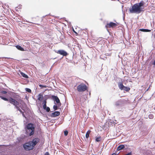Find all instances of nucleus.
Returning a JSON list of instances; mask_svg holds the SVG:
<instances>
[{
  "mask_svg": "<svg viewBox=\"0 0 155 155\" xmlns=\"http://www.w3.org/2000/svg\"><path fill=\"white\" fill-rule=\"evenodd\" d=\"M141 8L138 7L137 4H134L132 6V8L130 9V11L131 13H140L141 12L142 9Z\"/></svg>",
  "mask_w": 155,
  "mask_h": 155,
  "instance_id": "nucleus-1",
  "label": "nucleus"
},
{
  "mask_svg": "<svg viewBox=\"0 0 155 155\" xmlns=\"http://www.w3.org/2000/svg\"><path fill=\"white\" fill-rule=\"evenodd\" d=\"M23 147L25 150L28 151L32 150L34 148L30 141L25 143L23 145Z\"/></svg>",
  "mask_w": 155,
  "mask_h": 155,
  "instance_id": "nucleus-2",
  "label": "nucleus"
},
{
  "mask_svg": "<svg viewBox=\"0 0 155 155\" xmlns=\"http://www.w3.org/2000/svg\"><path fill=\"white\" fill-rule=\"evenodd\" d=\"M77 90L79 92H84L87 89V87L84 84H81L77 86Z\"/></svg>",
  "mask_w": 155,
  "mask_h": 155,
  "instance_id": "nucleus-3",
  "label": "nucleus"
},
{
  "mask_svg": "<svg viewBox=\"0 0 155 155\" xmlns=\"http://www.w3.org/2000/svg\"><path fill=\"white\" fill-rule=\"evenodd\" d=\"M25 129L31 130V134H32L33 131H35V127L34 124L31 123H28L25 127Z\"/></svg>",
  "mask_w": 155,
  "mask_h": 155,
  "instance_id": "nucleus-4",
  "label": "nucleus"
},
{
  "mask_svg": "<svg viewBox=\"0 0 155 155\" xmlns=\"http://www.w3.org/2000/svg\"><path fill=\"white\" fill-rule=\"evenodd\" d=\"M52 98L54 101H55L58 104V107H60L61 105V103L60 102V100L58 97L56 96L52 95Z\"/></svg>",
  "mask_w": 155,
  "mask_h": 155,
  "instance_id": "nucleus-5",
  "label": "nucleus"
},
{
  "mask_svg": "<svg viewBox=\"0 0 155 155\" xmlns=\"http://www.w3.org/2000/svg\"><path fill=\"white\" fill-rule=\"evenodd\" d=\"M55 52L56 53L62 55L63 56L66 57L68 54L67 52L63 50H60L58 51H56Z\"/></svg>",
  "mask_w": 155,
  "mask_h": 155,
  "instance_id": "nucleus-6",
  "label": "nucleus"
},
{
  "mask_svg": "<svg viewBox=\"0 0 155 155\" xmlns=\"http://www.w3.org/2000/svg\"><path fill=\"white\" fill-rule=\"evenodd\" d=\"M8 101L11 104L14 105V106L18 105L19 104V103L17 101L15 100L14 99L11 97L9 98Z\"/></svg>",
  "mask_w": 155,
  "mask_h": 155,
  "instance_id": "nucleus-7",
  "label": "nucleus"
},
{
  "mask_svg": "<svg viewBox=\"0 0 155 155\" xmlns=\"http://www.w3.org/2000/svg\"><path fill=\"white\" fill-rule=\"evenodd\" d=\"M39 139L38 138H34L31 141H30L31 143L33 146L34 147L39 142Z\"/></svg>",
  "mask_w": 155,
  "mask_h": 155,
  "instance_id": "nucleus-8",
  "label": "nucleus"
},
{
  "mask_svg": "<svg viewBox=\"0 0 155 155\" xmlns=\"http://www.w3.org/2000/svg\"><path fill=\"white\" fill-rule=\"evenodd\" d=\"M117 25L114 23L113 22H110L109 23H107L106 25V27L107 28H113L116 26Z\"/></svg>",
  "mask_w": 155,
  "mask_h": 155,
  "instance_id": "nucleus-9",
  "label": "nucleus"
},
{
  "mask_svg": "<svg viewBox=\"0 0 155 155\" xmlns=\"http://www.w3.org/2000/svg\"><path fill=\"white\" fill-rule=\"evenodd\" d=\"M25 134H26V136H31L33 135L34 134L35 131H33V133L31 134V130H28L27 129H25Z\"/></svg>",
  "mask_w": 155,
  "mask_h": 155,
  "instance_id": "nucleus-10",
  "label": "nucleus"
},
{
  "mask_svg": "<svg viewBox=\"0 0 155 155\" xmlns=\"http://www.w3.org/2000/svg\"><path fill=\"white\" fill-rule=\"evenodd\" d=\"M60 114V112L58 111H55L52 113L51 117H55L59 116Z\"/></svg>",
  "mask_w": 155,
  "mask_h": 155,
  "instance_id": "nucleus-11",
  "label": "nucleus"
},
{
  "mask_svg": "<svg viewBox=\"0 0 155 155\" xmlns=\"http://www.w3.org/2000/svg\"><path fill=\"white\" fill-rule=\"evenodd\" d=\"M118 86L120 89L121 90H123L125 86H124L121 82H119L118 83Z\"/></svg>",
  "mask_w": 155,
  "mask_h": 155,
  "instance_id": "nucleus-12",
  "label": "nucleus"
},
{
  "mask_svg": "<svg viewBox=\"0 0 155 155\" xmlns=\"http://www.w3.org/2000/svg\"><path fill=\"white\" fill-rule=\"evenodd\" d=\"M118 86L120 89L121 90H123L125 86H124L121 82H119L118 83Z\"/></svg>",
  "mask_w": 155,
  "mask_h": 155,
  "instance_id": "nucleus-13",
  "label": "nucleus"
},
{
  "mask_svg": "<svg viewBox=\"0 0 155 155\" xmlns=\"http://www.w3.org/2000/svg\"><path fill=\"white\" fill-rule=\"evenodd\" d=\"M123 104V101H118L116 102L115 105L116 106H121Z\"/></svg>",
  "mask_w": 155,
  "mask_h": 155,
  "instance_id": "nucleus-14",
  "label": "nucleus"
},
{
  "mask_svg": "<svg viewBox=\"0 0 155 155\" xmlns=\"http://www.w3.org/2000/svg\"><path fill=\"white\" fill-rule=\"evenodd\" d=\"M125 148V146L124 145H119L117 147V150L119 151L120 150L124 149Z\"/></svg>",
  "mask_w": 155,
  "mask_h": 155,
  "instance_id": "nucleus-15",
  "label": "nucleus"
},
{
  "mask_svg": "<svg viewBox=\"0 0 155 155\" xmlns=\"http://www.w3.org/2000/svg\"><path fill=\"white\" fill-rule=\"evenodd\" d=\"M136 4H137L138 7L139 8H141V7L143 6L145 3L143 1H141L140 3Z\"/></svg>",
  "mask_w": 155,
  "mask_h": 155,
  "instance_id": "nucleus-16",
  "label": "nucleus"
},
{
  "mask_svg": "<svg viewBox=\"0 0 155 155\" xmlns=\"http://www.w3.org/2000/svg\"><path fill=\"white\" fill-rule=\"evenodd\" d=\"M38 100L39 101H41L43 98V95L41 93L39 94L38 95Z\"/></svg>",
  "mask_w": 155,
  "mask_h": 155,
  "instance_id": "nucleus-17",
  "label": "nucleus"
},
{
  "mask_svg": "<svg viewBox=\"0 0 155 155\" xmlns=\"http://www.w3.org/2000/svg\"><path fill=\"white\" fill-rule=\"evenodd\" d=\"M139 30L144 32H150L151 31V30L147 29L141 28Z\"/></svg>",
  "mask_w": 155,
  "mask_h": 155,
  "instance_id": "nucleus-18",
  "label": "nucleus"
},
{
  "mask_svg": "<svg viewBox=\"0 0 155 155\" xmlns=\"http://www.w3.org/2000/svg\"><path fill=\"white\" fill-rule=\"evenodd\" d=\"M15 46L16 48H17L19 50H20L21 51H24V48L20 45H17Z\"/></svg>",
  "mask_w": 155,
  "mask_h": 155,
  "instance_id": "nucleus-19",
  "label": "nucleus"
},
{
  "mask_svg": "<svg viewBox=\"0 0 155 155\" xmlns=\"http://www.w3.org/2000/svg\"><path fill=\"white\" fill-rule=\"evenodd\" d=\"M91 132V131L90 130H88L87 131L85 135V137L86 138H88L89 134Z\"/></svg>",
  "mask_w": 155,
  "mask_h": 155,
  "instance_id": "nucleus-20",
  "label": "nucleus"
},
{
  "mask_svg": "<svg viewBox=\"0 0 155 155\" xmlns=\"http://www.w3.org/2000/svg\"><path fill=\"white\" fill-rule=\"evenodd\" d=\"M21 75H22V77H23L24 78H28V76L25 74L24 73L22 72H21L20 73Z\"/></svg>",
  "mask_w": 155,
  "mask_h": 155,
  "instance_id": "nucleus-21",
  "label": "nucleus"
},
{
  "mask_svg": "<svg viewBox=\"0 0 155 155\" xmlns=\"http://www.w3.org/2000/svg\"><path fill=\"white\" fill-rule=\"evenodd\" d=\"M130 89L129 87L125 86L123 90L124 91H127V92H128V91H129L130 90Z\"/></svg>",
  "mask_w": 155,
  "mask_h": 155,
  "instance_id": "nucleus-22",
  "label": "nucleus"
},
{
  "mask_svg": "<svg viewBox=\"0 0 155 155\" xmlns=\"http://www.w3.org/2000/svg\"><path fill=\"white\" fill-rule=\"evenodd\" d=\"M0 97H1L2 99L5 101H8L9 98H6V97H3V96H2L1 95H0Z\"/></svg>",
  "mask_w": 155,
  "mask_h": 155,
  "instance_id": "nucleus-23",
  "label": "nucleus"
},
{
  "mask_svg": "<svg viewBox=\"0 0 155 155\" xmlns=\"http://www.w3.org/2000/svg\"><path fill=\"white\" fill-rule=\"evenodd\" d=\"M101 140V137L100 136L96 137L95 139V141L96 142H99Z\"/></svg>",
  "mask_w": 155,
  "mask_h": 155,
  "instance_id": "nucleus-24",
  "label": "nucleus"
},
{
  "mask_svg": "<svg viewBox=\"0 0 155 155\" xmlns=\"http://www.w3.org/2000/svg\"><path fill=\"white\" fill-rule=\"evenodd\" d=\"M109 123L111 124V125H113V124H114V122L113 120H110L108 122V124H109Z\"/></svg>",
  "mask_w": 155,
  "mask_h": 155,
  "instance_id": "nucleus-25",
  "label": "nucleus"
},
{
  "mask_svg": "<svg viewBox=\"0 0 155 155\" xmlns=\"http://www.w3.org/2000/svg\"><path fill=\"white\" fill-rule=\"evenodd\" d=\"M44 110H45L47 112H49L50 110V108L48 107H47Z\"/></svg>",
  "mask_w": 155,
  "mask_h": 155,
  "instance_id": "nucleus-26",
  "label": "nucleus"
},
{
  "mask_svg": "<svg viewBox=\"0 0 155 155\" xmlns=\"http://www.w3.org/2000/svg\"><path fill=\"white\" fill-rule=\"evenodd\" d=\"M7 93V91H1L0 92V95H1L2 94H6Z\"/></svg>",
  "mask_w": 155,
  "mask_h": 155,
  "instance_id": "nucleus-27",
  "label": "nucleus"
},
{
  "mask_svg": "<svg viewBox=\"0 0 155 155\" xmlns=\"http://www.w3.org/2000/svg\"><path fill=\"white\" fill-rule=\"evenodd\" d=\"M25 90L26 91H27L29 93H31V90L29 88H25Z\"/></svg>",
  "mask_w": 155,
  "mask_h": 155,
  "instance_id": "nucleus-28",
  "label": "nucleus"
},
{
  "mask_svg": "<svg viewBox=\"0 0 155 155\" xmlns=\"http://www.w3.org/2000/svg\"><path fill=\"white\" fill-rule=\"evenodd\" d=\"M58 106H57V105H54L53 106V108L54 110H58Z\"/></svg>",
  "mask_w": 155,
  "mask_h": 155,
  "instance_id": "nucleus-29",
  "label": "nucleus"
},
{
  "mask_svg": "<svg viewBox=\"0 0 155 155\" xmlns=\"http://www.w3.org/2000/svg\"><path fill=\"white\" fill-rule=\"evenodd\" d=\"M148 117L150 119H152L153 118V116L152 114H150L148 115Z\"/></svg>",
  "mask_w": 155,
  "mask_h": 155,
  "instance_id": "nucleus-30",
  "label": "nucleus"
},
{
  "mask_svg": "<svg viewBox=\"0 0 155 155\" xmlns=\"http://www.w3.org/2000/svg\"><path fill=\"white\" fill-rule=\"evenodd\" d=\"M64 135L65 136H67L68 134V132L67 130H65L64 132Z\"/></svg>",
  "mask_w": 155,
  "mask_h": 155,
  "instance_id": "nucleus-31",
  "label": "nucleus"
},
{
  "mask_svg": "<svg viewBox=\"0 0 155 155\" xmlns=\"http://www.w3.org/2000/svg\"><path fill=\"white\" fill-rule=\"evenodd\" d=\"M46 103H47L46 99H45L44 100L43 102L42 103V104H46Z\"/></svg>",
  "mask_w": 155,
  "mask_h": 155,
  "instance_id": "nucleus-32",
  "label": "nucleus"
},
{
  "mask_svg": "<svg viewBox=\"0 0 155 155\" xmlns=\"http://www.w3.org/2000/svg\"><path fill=\"white\" fill-rule=\"evenodd\" d=\"M15 108H16L18 110H20V108L17 106V105H15Z\"/></svg>",
  "mask_w": 155,
  "mask_h": 155,
  "instance_id": "nucleus-33",
  "label": "nucleus"
},
{
  "mask_svg": "<svg viewBox=\"0 0 155 155\" xmlns=\"http://www.w3.org/2000/svg\"><path fill=\"white\" fill-rule=\"evenodd\" d=\"M39 87H41V88L44 87H46V86H44L40 84L39 85Z\"/></svg>",
  "mask_w": 155,
  "mask_h": 155,
  "instance_id": "nucleus-34",
  "label": "nucleus"
},
{
  "mask_svg": "<svg viewBox=\"0 0 155 155\" xmlns=\"http://www.w3.org/2000/svg\"><path fill=\"white\" fill-rule=\"evenodd\" d=\"M46 104H43V108L44 109L47 107Z\"/></svg>",
  "mask_w": 155,
  "mask_h": 155,
  "instance_id": "nucleus-35",
  "label": "nucleus"
},
{
  "mask_svg": "<svg viewBox=\"0 0 155 155\" xmlns=\"http://www.w3.org/2000/svg\"><path fill=\"white\" fill-rule=\"evenodd\" d=\"M124 155H132V153L131 152H130L127 153V154H125Z\"/></svg>",
  "mask_w": 155,
  "mask_h": 155,
  "instance_id": "nucleus-36",
  "label": "nucleus"
},
{
  "mask_svg": "<svg viewBox=\"0 0 155 155\" xmlns=\"http://www.w3.org/2000/svg\"><path fill=\"white\" fill-rule=\"evenodd\" d=\"M22 114V116L24 117H25V115L24 113V112H22V113H21Z\"/></svg>",
  "mask_w": 155,
  "mask_h": 155,
  "instance_id": "nucleus-37",
  "label": "nucleus"
},
{
  "mask_svg": "<svg viewBox=\"0 0 155 155\" xmlns=\"http://www.w3.org/2000/svg\"><path fill=\"white\" fill-rule=\"evenodd\" d=\"M44 155H50L48 152H46Z\"/></svg>",
  "mask_w": 155,
  "mask_h": 155,
  "instance_id": "nucleus-38",
  "label": "nucleus"
},
{
  "mask_svg": "<svg viewBox=\"0 0 155 155\" xmlns=\"http://www.w3.org/2000/svg\"><path fill=\"white\" fill-rule=\"evenodd\" d=\"M18 111H19L21 113H22V112H23L20 109V110H19Z\"/></svg>",
  "mask_w": 155,
  "mask_h": 155,
  "instance_id": "nucleus-39",
  "label": "nucleus"
},
{
  "mask_svg": "<svg viewBox=\"0 0 155 155\" xmlns=\"http://www.w3.org/2000/svg\"><path fill=\"white\" fill-rule=\"evenodd\" d=\"M152 64L155 65V59L153 62L152 63Z\"/></svg>",
  "mask_w": 155,
  "mask_h": 155,
  "instance_id": "nucleus-40",
  "label": "nucleus"
},
{
  "mask_svg": "<svg viewBox=\"0 0 155 155\" xmlns=\"http://www.w3.org/2000/svg\"><path fill=\"white\" fill-rule=\"evenodd\" d=\"M6 58V57H0V59H1V58Z\"/></svg>",
  "mask_w": 155,
  "mask_h": 155,
  "instance_id": "nucleus-41",
  "label": "nucleus"
},
{
  "mask_svg": "<svg viewBox=\"0 0 155 155\" xmlns=\"http://www.w3.org/2000/svg\"><path fill=\"white\" fill-rule=\"evenodd\" d=\"M111 155H116V154L115 153H114Z\"/></svg>",
  "mask_w": 155,
  "mask_h": 155,
  "instance_id": "nucleus-42",
  "label": "nucleus"
},
{
  "mask_svg": "<svg viewBox=\"0 0 155 155\" xmlns=\"http://www.w3.org/2000/svg\"><path fill=\"white\" fill-rule=\"evenodd\" d=\"M74 32L75 33H77V32H76V31H74Z\"/></svg>",
  "mask_w": 155,
  "mask_h": 155,
  "instance_id": "nucleus-43",
  "label": "nucleus"
},
{
  "mask_svg": "<svg viewBox=\"0 0 155 155\" xmlns=\"http://www.w3.org/2000/svg\"><path fill=\"white\" fill-rule=\"evenodd\" d=\"M4 146V145H0V146Z\"/></svg>",
  "mask_w": 155,
  "mask_h": 155,
  "instance_id": "nucleus-44",
  "label": "nucleus"
},
{
  "mask_svg": "<svg viewBox=\"0 0 155 155\" xmlns=\"http://www.w3.org/2000/svg\"><path fill=\"white\" fill-rule=\"evenodd\" d=\"M102 56H101V57H100L101 58H102Z\"/></svg>",
  "mask_w": 155,
  "mask_h": 155,
  "instance_id": "nucleus-45",
  "label": "nucleus"
},
{
  "mask_svg": "<svg viewBox=\"0 0 155 155\" xmlns=\"http://www.w3.org/2000/svg\"><path fill=\"white\" fill-rule=\"evenodd\" d=\"M149 88L147 90V91H148V90Z\"/></svg>",
  "mask_w": 155,
  "mask_h": 155,
  "instance_id": "nucleus-46",
  "label": "nucleus"
}]
</instances>
